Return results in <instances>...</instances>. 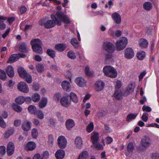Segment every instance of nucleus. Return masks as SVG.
<instances>
[{
    "label": "nucleus",
    "instance_id": "nucleus-1",
    "mask_svg": "<svg viewBox=\"0 0 159 159\" xmlns=\"http://www.w3.org/2000/svg\"><path fill=\"white\" fill-rule=\"evenodd\" d=\"M30 44L33 51L38 54L43 53V49L42 47V42L39 39H34L30 41Z\"/></svg>",
    "mask_w": 159,
    "mask_h": 159
},
{
    "label": "nucleus",
    "instance_id": "nucleus-2",
    "mask_svg": "<svg viewBox=\"0 0 159 159\" xmlns=\"http://www.w3.org/2000/svg\"><path fill=\"white\" fill-rule=\"evenodd\" d=\"M103 71L105 75L111 78H115L117 76V73L116 70L113 67L107 66L103 67Z\"/></svg>",
    "mask_w": 159,
    "mask_h": 159
},
{
    "label": "nucleus",
    "instance_id": "nucleus-3",
    "mask_svg": "<svg viewBox=\"0 0 159 159\" xmlns=\"http://www.w3.org/2000/svg\"><path fill=\"white\" fill-rule=\"evenodd\" d=\"M128 43V40L126 38L122 37L117 41L116 43V46L118 51L123 49L126 46Z\"/></svg>",
    "mask_w": 159,
    "mask_h": 159
},
{
    "label": "nucleus",
    "instance_id": "nucleus-4",
    "mask_svg": "<svg viewBox=\"0 0 159 159\" xmlns=\"http://www.w3.org/2000/svg\"><path fill=\"white\" fill-rule=\"evenodd\" d=\"M56 15L59 20H61L64 23L68 24L70 23L69 18L63 11H58L56 13Z\"/></svg>",
    "mask_w": 159,
    "mask_h": 159
},
{
    "label": "nucleus",
    "instance_id": "nucleus-5",
    "mask_svg": "<svg viewBox=\"0 0 159 159\" xmlns=\"http://www.w3.org/2000/svg\"><path fill=\"white\" fill-rule=\"evenodd\" d=\"M103 47L105 51L109 53H113L115 50L114 44L110 42H105L103 43Z\"/></svg>",
    "mask_w": 159,
    "mask_h": 159
},
{
    "label": "nucleus",
    "instance_id": "nucleus-6",
    "mask_svg": "<svg viewBox=\"0 0 159 159\" xmlns=\"http://www.w3.org/2000/svg\"><path fill=\"white\" fill-rule=\"evenodd\" d=\"M57 144L59 148L61 149L65 148L67 144V141L65 137L61 135L57 139Z\"/></svg>",
    "mask_w": 159,
    "mask_h": 159
},
{
    "label": "nucleus",
    "instance_id": "nucleus-7",
    "mask_svg": "<svg viewBox=\"0 0 159 159\" xmlns=\"http://www.w3.org/2000/svg\"><path fill=\"white\" fill-rule=\"evenodd\" d=\"M17 88L20 91L27 93L29 92V89L26 83L24 82H21L18 84Z\"/></svg>",
    "mask_w": 159,
    "mask_h": 159
},
{
    "label": "nucleus",
    "instance_id": "nucleus-8",
    "mask_svg": "<svg viewBox=\"0 0 159 159\" xmlns=\"http://www.w3.org/2000/svg\"><path fill=\"white\" fill-rule=\"evenodd\" d=\"M134 56V52L133 50L130 48L126 49L125 52V57L127 59H130Z\"/></svg>",
    "mask_w": 159,
    "mask_h": 159
},
{
    "label": "nucleus",
    "instance_id": "nucleus-9",
    "mask_svg": "<svg viewBox=\"0 0 159 159\" xmlns=\"http://www.w3.org/2000/svg\"><path fill=\"white\" fill-rule=\"evenodd\" d=\"M75 83L79 87H84L86 85V82L82 77H78L75 80Z\"/></svg>",
    "mask_w": 159,
    "mask_h": 159
},
{
    "label": "nucleus",
    "instance_id": "nucleus-10",
    "mask_svg": "<svg viewBox=\"0 0 159 159\" xmlns=\"http://www.w3.org/2000/svg\"><path fill=\"white\" fill-rule=\"evenodd\" d=\"M105 85L104 82L102 81H97L95 84L96 90L98 92L101 91L103 89Z\"/></svg>",
    "mask_w": 159,
    "mask_h": 159
},
{
    "label": "nucleus",
    "instance_id": "nucleus-11",
    "mask_svg": "<svg viewBox=\"0 0 159 159\" xmlns=\"http://www.w3.org/2000/svg\"><path fill=\"white\" fill-rule=\"evenodd\" d=\"M14 145L11 142L8 143L7 148V153L8 156H11L13 153L14 151Z\"/></svg>",
    "mask_w": 159,
    "mask_h": 159
},
{
    "label": "nucleus",
    "instance_id": "nucleus-12",
    "mask_svg": "<svg viewBox=\"0 0 159 159\" xmlns=\"http://www.w3.org/2000/svg\"><path fill=\"white\" fill-rule=\"evenodd\" d=\"M65 125L66 129L68 130H71L75 125L74 121L71 119L67 120L66 121Z\"/></svg>",
    "mask_w": 159,
    "mask_h": 159
},
{
    "label": "nucleus",
    "instance_id": "nucleus-13",
    "mask_svg": "<svg viewBox=\"0 0 159 159\" xmlns=\"http://www.w3.org/2000/svg\"><path fill=\"white\" fill-rule=\"evenodd\" d=\"M111 17L114 21L117 24H120L121 21L120 15L117 12H115L112 13Z\"/></svg>",
    "mask_w": 159,
    "mask_h": 159
},
{
    "label": "nucleus",
    "instance_id": "nucleus-14",
    "mask_svg": "<svg viewBox=\"0 0 159 159\" xmlns=\"http://www.w3.org/2000/svg\"><path fill=\"white\" fill-rule=\"evenodd\" d=\"M75 143L78 148L81 149L83 146V141L81 137L80 136L77 137L75 139Z\"/></svg>",
    "mask_w": 159,
    "mask_h": 159
},
{
    "label": "nucleus",
    "instance_id": "nucleus-15",
    "mask_svg": "<svg viewBox=\"0 0 159 159\" xmlns=\"http://www.w3.org/2000/svg\"><path fill=\"white\" fill-rule=\"evenodd\" d=\"M18 49L20 52L23 53H26L28 51V48L25 42H22L19 44Z\"/></svg>",
    "mask_w": 159,
    "mask_h": 159
},
{
    "label": "nucleus",
    "instance_id": "nucleus-16",
    "mask_svg": "<svg viewBox=\"0 0 159 159\" xmlns=\"http://www.w3.org/2000/svg\"><path fill=\"white\" fill-rule=\"evenodd\" d=\"M6 72L8 76L10 78H12L14 75V68L11 65L7 66L6 70Z\"/></svg>",
    "mask_w": 159,
    "mask_h": 159
},
{
    "label": "nucleus",
    "instance_id": "nucleus-17",
    "mask_svg": "<svg viewBox=\"0 0 159 159\" xmlns=\"http://www.w3.org/2000/svg\"><path fill=\"white\" fill-rule=\"evenodd\" d=\"M55 156L57 159H63L65 156V151L62 149H58L56 152Z\"/></svg>",
    "mask_w": 159,
    "mask_h": 159
},
{
    "label": "nucleus",
    "instance_id": "nucleus-18",
    "mask_svg": "<svg viewBox=\"0 0 159 159\" xmlns=\"http://www.w3.org/2000/svg\"><path fill=\"white\" fill-rule=\"evenodd\" d=\"M48 152L46 151L43 152L42 158H41L40 155L39 154L37 153L34 156L33 159H46L48 158Z\"/></svg>",
    "mask_w": 159,
    "mask_h": 159
},
{
    "label": "nucleus",
    "instance_id": "nucleus-19",
    "mask_svg": "<svg viewBox=\"0 0 159 159\" xmlns=\"http://www.w3.org/2000/svg\"><path fill=\"white\" fill-rule=\"evenodd\" d=\"M150 139L147 137H144L141 141V144L142 146L144 148H146L148 147L150 144Z\"/></svg>",
    "mask_w": 159,
    "mask_h": 159
},
{
    "label": "nucleus",
    "instance_id": "nucleus-20",
    "mask_svg": "<svg viewBox=\"0 0 159 159\" xmlns=\"http://www.w3.org/2000/svg\"><path fill=\"white\" fill-rule=\"evenodd\" d=\"M56 24V22L54 20H48L45 23V28L47 29H50L54 27Z\"/></svg>",
    "mask_w": 159,
    "mask_h": 159
},
{
    "label": "nucleus",
    "instance_id": "nucleus-21",
    "mask_svg": "<svg viewBox=\"0 0 159 159\" xmlns=\"http://www.w3.org/2000/svg\"><path fill=\"white\" fill-rule=\"evenodd\" d=\"M60 103L63 107H67L70 104V102L67 97L63 96L60 99Z\"/></svg>",
    "mask_w": 159,
    "mask_h": 159
},
{
    "label": "nucleus",
    "instance_id": "nucleus-22",
    "mask_svg": "<svg viewBox=\"0 0 159 159\" xmlns=\"http://www.w3.org/2000/svg\"><path fill=\"white\" fill-rule=\"evenodd\" d=\"M19 58L18 55L16 54H14L11 55L7 61V62L12 63L17 61Z\"/></svg>",
    "mask_w": 159,
    "mask_h": 159
},
{
    "label": "nucleus",
    "instance_id": "nucleus-23",
    "mask_svg": "<svg viewBox=\"0 0 159 159\" xmlns=\"http://www.w3.org/2000/svg\"><path fill=\"white\" fill-rule=\"evenodd\" d=\"M66 47V45L63 43H58L55 46V49L60 52L64 51Z\"/></svg>",
    "mask_w": 159,
    "mask_h": 159
},
{
    "label": "nucleus",
    "instance_id": "nucleus-24",
    "mask_svg": "<svg viewBox=\"0 0 159 159\" xmlns=\"http://www.w3.org/2000/svg\"><path fill=\"white\" fill-rule=\"evenodd\" d=\"M31 124L30 122L25 121L22 125V129L24 131H27L30 129Z\"/></svg>",
    "mask_w": 159,
    "mask_h": 159
},
{
    "label": "nucleus",
    "instance_id": "nucleus-25",
    "mask_svg": "<svg viewBox=\"0 0 159 159\" xmlns=\"http://www.w3.org/2000/svg\"><path fill=\"white\" fill-rule=\"evenodd\" d=\"M18 72L20 77L23 78H25L27 74L26 71L22 67L19 68Z\"/></svg>",
    "mask_w": 159,
    "mask_h": 159
},
{
    "label": "nucleus",
    "instance_id": "nucleus-26",
    "mask_svg": "<svg viewBox=\"0 0 159 159\" xmlns=\"http://www.w3.org/2000/svg\"><path fill=\"white\" fill-rule=\"evenodd\" d=\"M61 86L64 90L68 91L70 87V85L69 81L65 80L63 81L61 83Z\"/></svg>",
    "mask_w": 159,
    "mask_h": 159
},
{
    "label": "nucleus",
    "instance_id": "nucleus-27",
    "mask_svg": "<svg viewBox=\"0 0 159 159\" xmlns=\"http://www.w3.org/2000/svg\"><path fill=\"white\" fill-rule=\"evenodd\" d=\"M144 9L147 11H149L152 10L153 6L151 2H146L143 5Z\"/></svg>",
    "mask_w": 159,
    "mask_h": 159
},
{
    "label": "nucleus",
    "instance_id": "nucleus-28",
    "mask_svg": "<svg viewBox=\"0 0 159 159\" xmlns=\"http://www.w3.org/2000/svg\"><path fill=\"white\" fill-rule=\"evenodd\" d=\"M36 144L33 142H29L26 146L27 149L29 150H33L36 148Z\"/></svg>",
    "mask_w": 159,
    "mask_h": 159
},
{
    "label": "nucleus",
    "instance_id": "nucleus-29",
    "mask_svg": "<svg viewBox=\"0 0 159 159\" xmlns=\"http://www.w3.org/2000/svg\"><path fill=\"white\" fill-rule=\"evenodd\" d=\"M28 109L30 114L34 115L37 114V109L34 106L31 105L29 106L28 107Z\"/></svg>",
    "mask_w": 159,
    "mask_h": 159
},
{
    "label": "nucleus",
    "instance_id": "nucleus-30",
    "mask_svg": "<svg viewBox=\"0 0 159 159\" xmlns=\"http://www.w3.org/2000/svg\"><path fill=\"white\" fill-rule=\"evenodd\" d=\"M145 53L143 51H139L136 54L138 59L141 60L144 59L145 57Z\"/></svg>",
    "mask_w": 159,
    "mask_h": 159
},
{
    "label": "nucleus",
    "instance_id": "nucleus-31",
    "mask_svg": "<svg viewBox=\"0 0 159 159\" xmlns=\"http://www.w3.org/2000/svg\"><path fill=\"white\" fill-rule=\"evenodd\" d=\"M46 53L48 56L52 58H54L56 56V52L55 51L52 49L48 48L47 49Z\"/></svg>",
    "mask_w": 159,
    "mask_h": 159
},
{
    "label": "nucleus",
    "instance_id": "nucleus-32",
    "mask_svg": "<svg viewBox=\"0 0 159 159\" xmlns=\"http://www.w3.org/2000/svg\"><path fill=\"white\" fill-rule=\"evenodd\" d=\"M47 103V99L45 98H43L39 103V107L40 108H43L45 107Z\"/></svg>",
    "mask_w": 159,
    "mask_h": 159
},
{
    "label": "nucleus",
    "instance_id": "nucleus-33",
    "mask_svg": "<svg viewBox=\"0 0 159 159\" xmlns=\"http://www.w3.org/2000/svg\"><path fill=\"white\" fill-rule=\"evenodd\" d=\"M148 43L147 40L145 39H142L140 40L139 45L140 47L144 48L148 46Z\"/></svg>",
    "mask_w": 159,
    "mask_h": 159
},
{
    "label": "nucleus",
    "instance_id": "nucleus-34",
    "mask_svg": "<svg viewBox=\"0 0 159 159\" xmlns=\"http://www.w3.org/2000/svg\"><path fill=\"white\" fill-rule=\"evenodd\" d=\"M137 116V114L136 113H130L127 116L126 120L129 122L132 120L135 119Z\"/></svg>",
    "mask_w": 159,
    "mask_h": 159
},
{
    "label": "nucleus",
    "instance_id": "nucleus-35",
    "mask_svg": "<svg viewBox=\"0 0 159 159\" xmlns=\"http://www.w3.org/2000/svg\"><path fill=\"white\" fill-rule=\"evenodd\" d=\"M25 97L20 96L17 97L15 99V102L17 104L21 105L25 102Z\"/></svg>",
    "mask_w": 159,
    "mask_h": 159
},
{
    "label": "nucleus",
    "instance_id": "nucleus-36",
    "mask_svg": "<svg viewBox=\"0 0 159 159\" xmlns=\"http://www.w3.org/2000/svg\"><path fill=\"white\" fill-rule=\"evenodd\" d=\"M99 139L98 134V133H95L93 135H91V140L92 143H95L98 141Z\"/></svg>",
    "mask_w": 159,
    "mask_h": 159
},
{
    "label": "nucleus",
    "instance_id": "nucleus-37",
    "mask_svg": "<svg viewBox=\"0 0 159 159\" xmlns=\"http://www.w3.org/2000/svg\"><path fill=\"white\" fill-rule=\"evenodd\" d=\"M51 17L52 19V20H53L55 21L56 23L58 25H61V21L60 20H58V18L57 17L56 15H54L53 14H51Z\"/></svg>",
    "mask_w": 159,
    "mask_h": 159
},
{
    "label": "nucleus",
    "instance_id": "nucleus-38",
    "mask_svg": "<svg viewBox=\"0 0 159 159\" xmlns=\"http://www.w3.org/2000/svg\"><path fill=\"white\" fill-rule=\"evenodd\" d=\"M70 43L75 48H77L79 47V42L75 38H73L71 39Z\"/></svg>",
    "mask_w": 159,
    "mask_h": 159
},
{
    "label": "nucleus",
    "instance_id": "nucleus-39",
    "mask_svg": "<svg viewBox=\"0 0 159 159\" xmlns=\"http://www.w3.org/2000/svg\"><path fill=\"white\" fill-rule=\"evenodd\" d=\"M88 157V153L87 151L83 152L79 156L77 159H87Z\"/></svg>",
    "mask_w": 159,
    "mask_h": 159
},
{
    "label": "nucleus",
    "instance_id": "nucleus-40",
    "mask_svg": "<svg viewBox=\"0 0 159 159\" xmlns=\"http://www.w3.org/2000/svg\"><path fill=\"white\" fill-rule=\"evenodd\" d=\"M14 129L13 128H11L8 129L5 134V137L7 138L9 137L10 135H12L14 132Z\"/></svg>",
    "mask_w": 159,
    "mask_h": 159
},
{
    "label": "nucleus",
    "instance_id": "nucleus-41",
    "mask_svg": "<svg viewBox=\"0 0 159 159\" xmlns=\"http://www.w3.org/2000/svg\"><path fill=\"white\" fill-rule=\"evenodd\" d=\"M70 97L72 101L75 102L77 103L78 101V98L76 94L73 92H71L70 93Z\"/></svg>",
    "mask_w": 159,
    "mask_h": 159
},
{
    "label": "nucleus",
    "instance_id": "nucleus-42",
    "mask_svg": "<svg viewBox=\"0 0 159 159\" xmlns=\"http://www.w3.org/2000/svg\"><path fill=\"white\" fill-rule=\"evenodd\" d=\"M40 98V95L38 93H35L32 95V99L33 101L35 102H39Z\"/></svg>",
    "mask_w": 159,
    "mask_h": 159
},
{
    "label": "nucleus",
    "instance_id": "nucleus-43",
    "mask_svg": "<svg viewBox=\"0 0 159 159\" xmlns=\"http://www.w3.org/2000/svg\"><path fill=\"white\" fill-rule=\"evenodd\" d=\"M84 71L85 75L88 76L92 77L93 75V73L90 71L89 67L88 66L85 67Z\"/></svg>",
    "mask_w": 159,
    "mask_h": 159
},
{
    "label": "nucleus",
    "instance_id": "nucleus-44",
    "mask_svg": "<svg viewBox=\"0 0 159 159\" xmlns=\"http://www.w3.org/2000/svg\"><path fill=\"white\" fill-rule=\"evenodd\" d=\"M114 96L116 99L119 100L122 98V94L121 92H119L118 90H115Z\"/></svg>",
    "mask_w": 159,
    "mask_h": 159
},
{
    "label": "nucleus",
    "instance_id": "nucleus-45",
    "mask_svg": "<svg viewBox=\"0 0 159 159\" xmlns=\"http://www.w3.org/2000/svg\"><path fill=\"white\" fill-rule=\"evenodd\" d=\"M134 149V147L132 142L129 143L127 148V151L129 153L132 152Z\"/></svg>",
    "mask_w": 159,
    "mask_h": 159
},
{
    "label": "nucleus",
    "instance_id": "nucleus-46",
    "mask_svg": "<svg viewBox=\"0 0 159 159\" xmlns=\"http://www.w3.org/2000/svg\"><path fill=\"white\" fill-rule=\"evenodd\" d=\"M93 144L94 147L95 148H97L98 150H102L103 149V146L102 144L98 142L95 143H93Z\"/></svg>",
    "mask_w": 159,
    "mask_h": 159
},
{
    "label": "nucleus",
    "instance_id": "nucleus-47",
    "mask_svg": "<svg viewBox=\"0 0 159 159\" xmlns=\"http://www.w3.org/2000/svg\"><path fill=\"white\" fill-rule=\"evenodd\" d=\"M7 78V75L5 71L2 69H0V79L5 80Z\"/></svg>",
    "mask_w": 159,
    "mask_h": 159
},
{
    "label": "nucleus",
    "instance_id": "nucleus-48",
    "mask_svg": "<svg viewBox=\"0 0 159 159\" xmlns=\"http://www.w3.org/2000/svg\"><path fill=\"white\" fill-rule=\"evenodd\" d=\"M94 125L93 122H91L89 124L87 127L86 130L89 132H91L93 129Z\"/></svg>",
    "mask_w": 159,
    "mask_h": 159
},
{
    "label": "nucleus",
    "instance_id": "nucleus-49",
    "mask_svg": "<svg viewBox=\"0 0 159 159\" xmlns=\"http://www.w3.org/2000/svg\"><path fill=\"white\" fill-rule=\"evenodd\" d=\"M13 109L16 111L20 112L22 110V108L18 105L14 104L13 105Z\"/></svg>",
    "mask_w": 159,
    "mask_h": 159
},
{
    "label": "nucleus",
    "instance_id": "nucleus-50",
    "mask_svg": "<svg viewBox=\"0 0 159 159\" xmlns=\"http://www.w3.org/2000/svg\"><path fill=\"white\" fill-rule=\"evenodd\" d=\"M68 57L71 59H74L76 58V56L74 52L73 51H70L67 53Z\"/></svg>",
    "mask_w": 159,
    "mask_h": 159
},
{
    "label": "nucleus",
    "instance_id": "nucleus-51",
    "mask_svg": "<svg viewBox=\"0 0 159 159\" xmlns=\"http://www.w3.org/2000/svg\"><path fill=\"white\" fill-rule=\"evenodd\" d=\"M134 86L132 83L128 85L127 88V90L129 93H130L134 91Z\"/></svg>",
    "mask_w": 159,
    "mask_h": 159
},
{
    "label": "nucleus",
    "instance_id": "nucleus-52",
    "mask_svg": "<svg viewBox=\"0 0 159 159\" xmlns=\"http://www.w3.org/2000/svg\"><path fill=\"white\" fill-rule=\"evenodd\" d=\"M36 69L37 71L39 72H42L44 69V67L43 65L39 64L36 66Z\"/></svg>",
    "mask_w": 159,
    "mask_h": 159
},
{
    "label": "nucleus",
    "instance_id": "nucleus-53",
    "mask_svg": "<svg viewBox=\"0 0 159 159\" xmlns=\"http://www.w3.org/2000/svg\"><path fill=\"white\" fill-rule=\"evenodd\" d=\"M38 134V131L36 129H34L32 131V136L33 138L36 139Z\"/></svg>",
    "mask_w": 159,
    "mask_h": 159
},
{
    "label": "nucleus",
    "instance_id": "nucleus-54",
    "mask_svg": "<svg viewBox=\"0 0 159 159\" xmlns=\"http://www.w3.org/2000/svg\"><path fill=\"white\" fill-rule=\"evenodd\" d=\"M54 138L52 135H49L48 137V143L50 146H52L53 143Z\"/></svg>",
    "mask_w": 159,
    "mask_h": 159
},
{
    "label": "nucleus",
    "instance_id": "nucleus-55",
    "mask_svg": "<svg viewBox=\"0 0 159 159\" xmlns=\"http://www.w3.org/2000/svg\"><path fill=\"white\" fill-rule=\"evenodd\" d=\"M25 80L28 83H31L32 81L31 75L30 74H27L25 78Z\"/></svg>",
    "mask_w": 159,
    "mask_h": 159
},
{
    "label": "nucleus",
    "instance_id": "nucleus-56",
    "mask_svg": "<svg viewBox=\"0 0 159 159\" xmlns=\"http://www.w3.org/2000/svg\"><path fill=\"white\" fill-rule=\"evenodd\" d=\"M56 115L59 121H60L61 122H63V116H62L61 115V113L59 112H57L56 114Z\"/></svg>",
    "mask_w": 159,
    "mask_h": 159
},
{
    "label": "nucleus",
    "instance_id": "nucleus-57",
    "mask_svg": "<svg viewBox=\"0 0 159 159\" xmlns=\"http://www.w3.org/2000/svg\"><path fill=\"white\" fill-rule=\"evenodd\" d=\"M142 109L143 111H146L148 112H150L152 110V109L150 107L145 105L143 106Z\"/></svg>",
    "mask_w": 159,
    "mask_h": 159
},
{
    "label": "nucleus",
    "instance_id": "nucleus-58",
    "mask_svg": "<svg viewBox=\"0 0 159 159\" xmlns=\"http://www.w3.org/2000/svg\"><path fill=\"white\" fill-rule=\"evenodd\" d=\"M141 119L143 121L146 122L148 119V114L147 113H144L141 116Z\"/></svg>",
    "mask_w": 159,
    "mask_h": 159
},
{
    "label": "nucleus",
    "instance_id": "nucleus-59",
    "mask_svg": "<svg viewBox=\"0 0 159 159\" xmlns=\"http://www.w3.org/2000/svg\"><path fill=\"white\" fill-rule=\"evenodd\" d=\"M37 114L38 118L39 119H42L43 118L44 115L42 111L39 110L38 112H37Z\"/></svg>",
    "mask_w": 159,
    "mask_h": 159
},
{
    "label": "nucleus",
    "instance_id": "nucleus-60",
    "mask_svg": "<svg viewBox=\"0 0 159 159\" xmlns=\"http://www.w3.org/2000/svg\"><path fill=\"white\" fill-rule=\"evenodd\" d=\"M19 10L20 14H22L26 12L27 8L25 6H22L20 7Z\"/></svg>",
    "mask_w": 159,
    "mask_h": 159
},
{
    "label": "nucleus",
    "instance_id": "nucleus-61",
    "mask_svg": "<svg viewBox=\"0 0 159 159\" xmlns=\"http://www.w3.org/2000/svg\"><path fill=\"white\" fill-rule=\"evenodd\" d=\"M6 147L3 146L0 147V154L2 155H4L6 153Z\"/></svg>",
    "mask_w": 159,
    "mask_h": 159
},
{
    "label": "nucleus",
    "instance_id": "nucleus-62",
    "mask_svg": "<svg viewBox=\"0 0 159 159\" xmlns=\"http://www.w3.org/2000/svg\"><path fill=\"white\" fill-rule=\"evenodd\" d=\"M0 126L2 128H5L6 127V123L0 116Z\"/></svg>",
    "mask_w": 159,
    "mask_h": 159
},
{
    "label": "nucleus",
    "instance_id": "nucleus-63",
    "mask_svg": "<svg viewBox=\"0 0 159 159\" xmlns=\"http://www.w3.org/2000/svg\"><path fill=\"white\" fill-rule=\"evenodd\" d=\"M121 86V81L118 80L117 81L115 86V90H118Z\"/></svg>",
    "mask_w": 159,
    "mask_h": 159
},
{
    "label": "nucleus",
    "instance_id": "nucleus-64",
    "mask_svg": "<svg viewBox=\"0 0 159 159\" xmlns=\"http://www.w3.org/2000/svg\"><path fill=\"white\" fill-rule=\"evenodd\" d=\"M152 159H159V154L158 153L152 154Z\"/></svg>",
    "mask_w": 159,
    "mask_h": 159
}]
</instances>
